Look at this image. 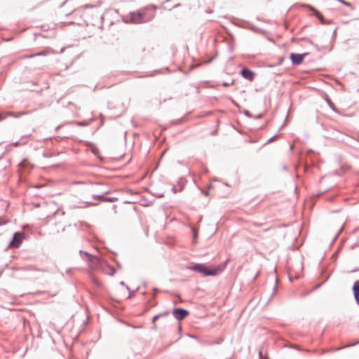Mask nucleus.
<instances>
[{
	"instance_id": "nucleus-1",
	"label": "nucleus",
	"mask_w": 359,
	"mask_h": 359,
	"mask_svg": "<svg viewBox=\"0 0 359 359\" xmlns=\"http://www.w3.org/2000/svg\"><path fill=\"white\" fill-rule=\"evenodd\" d=\"M130 21L135 24H141L151 20L154 17V12L152 9L146 8L137 11V12H132L130 13Z\"/></svg>"
},
{
	"instance_id": "nucleus-2",
	"label": "nucleus",
	"mask_w": 359,
	"mask_h": 359,
	"mask_svg": "<svg viewBox=\"0 0 359 359\" xmlns=\"http://www.w3.org/2000/svg\"><path fill=\"white\" fill-rule=\"evenodd\" d=\"M189 269L198 272L204 276H215L223 271L224 266H217L213 269H208L203 264H195L189 266Z\"/></svg>"
},
{
	"instance_id": "nucleus-3",
	"label": "nucleus",
	"mask_w": 359,
	"mask_h": 359,
	"mask_svg": "<svg viewBox=\"0 0 359 359\" xmlns=\"http://www.w3.org/2000/svg\"><path fill=\"white\" fill-rule=\"evenodd\" d=\"M24 233L15 232L13 235V239L9 243L8 247L13 248H18L24 238Z\"/></svg>"
},
{
	"instance_id": "nucleus-4",
	"label": "nucleus",
	"mask_w": 359,
	"mask_h": 359,
	"mask_svg": "<svg viewBox=\"0 0 359 359\" xmlns=\"http://www.w3.org/2000/svg\"><path fill=\"white\" fill-rule=\"evenodd\" d=\"M80 254H83L88 257L89 264L92 268L97 267L102 263V259L100 257L93 256L87 252L80 250Z\"/></svg>"
},
{
	"instance_id": "nucleus-5",
	"label": "nucleus",
	"mask_w": 359,
	"mask_h": 359,
	"mask_svg": "<svg viewBox=\"0 0 359 359\" xmlns=\"http://www.w3.org/2000/svg\"><path fill=\"white\" fill-rule=\"evenodd\" d=\"M172 315L177 320H182L189 315V311L181 308L174 309L172 310Z\"/></svg>"
},
{
	"instance_id": "nucleus-6",
	"label": "nucleus",
	"mask_w": 359,
	"mask_h": 359,
	"mask_svg": "<svg viewBox=\"0 0 359 359\" xmlns=\"http://www.w3.org/2000/svg\"><path fill=\"white\" fill-rule=\"evenodd\" d=\"M306 55H307V53H304V54L292 53L290 55V60L292 61V63L294 65H300L303 62V60Z\"/></svg>"
},
{
	"instance_id": "nucleus-7",
	"label": "nucleus",
	"mask_w": 359,
	"mask_h": 359,
	"mask_svg": "<svg viewBox=\"0 0 359 359\" xmlns=\"http://www.w3.org/2000/svg\"><path fill=\"white\" fill-rule=\"evenodd\" d=\"M241 74L243 78L250 81H253L255 76V73L248 68H243L241 70Z\"/></svg>"
},
{
	"instance_id": "nucleus-8",
	"label": "nucleus",
	"mask_w": 359,
	"mask_h": 359,
	"mask_svg": "<svg viewBox=\"0 0 359 359\" xmlns=\"http://www.w3.org/2000/svg\"><path fill=\"white\" fill-rule=\"evenodd\" d=\"M353 292L355 302L359 305V280L354 283L353 286Z\"/></svg>"
},
{
	"instance_id": "nucleus-9",
	"label": "nucleus",
	"mask_w": 359,
	"mask_h": 359,
	"mask_svg": "<svg viewBox=\"0 0 359 359\" xmlns=\"http://www.w3.org/2000/svg\"><path fill=\"white\" fill-rule=\"evenodd\" d=\"M310 7V9L311 11H312L314 13V15L319 19V20L320 21V22L322 24H326V21L324 19L323 16L320 14V13L317 11L316 8L311 7V6H309Z\"/></svg>"
},
{
	"instance_id": "nucleus-10",
	"label": "nucleus",
	"mask_w": 359,
	"mask_h": 359,
	"mask_svg": "<svg viewBox=\"0 0 359 359\" xmlns=\"http://www.w3.org/2000/svg\"><path fill=\"white\" fill-rule=\"evenodd\" d=\"M110 193L109 190L103 191L101 194H94L93 195V199H97L102 201H104L105 196Z\"/></svg>"
},
{
	"instance_id": "nucleus-11",
	"label": "nucleus",
	"mask_w": 359,
	"mask_h": 359,
	"mask_svg": "<svg viewBox=\"0 0 359 359\" xmlns=\"http://www.w3.org/2000/svg\"><path fill=\"white\" fill-rule=\"evenodd\" d=\"M168 314H169V313H168V311H166V312H165V313H162V314L156 315V316H154L153 317V318H152V322L154 323H155V321H156L157 319H158L160 317H161V316H168Z\"/></svg>"
},
{
	"instance_id": "nucleus-12",
	"label": "nucleus",
	"mask_w": 359,
	"mask_h": 359,
	"mask_svg": "<svg viewBox=\"0 0 359 359\" xmlns=\"http://www.w3.org/2000/svg\"><path fill=\"white\" fill-rule=\"evenodd\" d=\"M118 200V198L117 197H106L105 196L104 202L113 203V202L117 201Z\"/></svg>"
},
{
	"instance_id": "nucleus-13",
	"label": "nucleus",
	"mask_w": 359,
	"mask_h": 359,
	"mask_svg": "<svg viewBox=\"0 0 359 359\" xmlns=\"http://www.w3.org/2000/svg\"><path fill=\"white\" fill-rule=\"evenodd\" d=\"M45 55V53L43 52H40V53H35V54H32V55H26L25 57L26 58H32V57H34L35 56H39V55Z\"/></svg>"
},
{
	"instance_id": "nucleus-14",
	"label": "nucleus",
	"mask_w": 359,
	"mask_h": 359,
	"mask_svg": "<svg viewBox=\"0 0 359 359\" xmlns=\"http://www.w3.org/2000/svg\"><path fill=\"white\" fill-rule=\"evenodd\" d=\"M184 184V180L181 178L178 182V186L180 187L179 190L182 191Z\"/></svg>"
},
{
	"instance_id": "nucleus-15",
	"label": "nucleus",
	"mask_w": 359,
	"mask_h": 359,
	"mask_svg": "<svg viewBox=\"0 0 359 359\" xmlns=\"http://www.w3.org/2000/svg\"><path fill=\"white\" fill-rule=\"evenodd\" d=\"M92 281L93 282V283L95 284V285H96L97 287H100L101 285V283L100 282L97 280L95 278H92Z\"/></svg>"
},
{
	"instance_id": "nucleus-16",
	"label": "nucleus",
	"mask_w": 359,
	"mask_h": 359,
	"mask_svg": "<svg viewBox=\"0 0 359 359\" xmlns=\"http://www.w3.org/2000/svg\"><path fill=\"white\" fill-rule=\"evenodd\" d=\"M233 83H234V81L232 80L231 82H223L222 86L227 87V86H231L233 85Z\"/></svg>"
},
{
	"instance_id": "nucleus-17",
	"label": "nucleus",
	"mask_w": 359,
	"mask_h": 359,
	"mask_svg": "<svg viewBox=\"0 0 359 359\" xmlns=\"http://www.w3.org/2000/svg\"><path fill=\"white\" fill-rule=\"evenodd\" d=\"M27 163H28V162H27L26 160H25V161H22V162L19 164V166H20V167H22V168H25V167L27 165Z\"/></svg>"
},
{
	"instance_id": "nucleus-18",
	"label": "nucleus",
	"mask_w": 359,
	"mask_h": 359,
	"mask_svg": "<svg viewBox=\"0 0 359 359\" xmlns=\"http://www.w3.org/2000/svg\"><path fill=\"white\" fill-rule=\"evenodd\" d=\"M343 229V227L341 226L339 229V231H338V233L335 235L334 238V241L336 240L338 237V236L339 235V233L341 232Z\"/></svg>"
},
{
	"instance_id": "nucleus-19",
	"label": "nucleus",
	"mask_w": 359,
	"mask_h": 359,
	"mask_svg": "<svg viewBox=\"0 0 359 359\" xmlns=\"http://www.w3.org/2000/svg\"><path fill=\"white\" fill-rule=\"evenodd\" d=\"M341 3H342L343 4L346 5V6H351V4L348 2H346L344 0H339Z\"/></svg>"
},
{
	"instance_id": "nucleus-20",
	"label": "nucleus",
	"mask_w": 359,
	"mask_h": 359,
	"mask_svg": "<svg viewBox=\"0 0 359 359\" xmlns=\"http://www.w3.org/2000/svg\"><path fill=\"white\" fill-rule=\"evenodd\" d=\"M26 269L27 270H37L35 267H34L33 266H27Z\"/></svg>"
},
{
	"instance_id": "nucleus-21",
	"label": "nucleus",
	"mask_w": 359,
	"mask_h": 359,
	"mask_svg": "<svg viewBox=\"0 0 359 359\" xmlns=\"http://www.w3.org/2000/svg\"><path fill=\"white\" fill-rule=\"evenodd\" d=\"M172 191H173L174 193H177V191H180L179 189H177V187H175V186H174V187H172Z\"/></svg>"
},
{
	"instance_id": "nucleus-22",
	"label": "nucleus",
	"mask_w": 359,
	"mask_h": 359,
	"mask_svg": "<svg viewBox=\"0 0 359 359\" xmlns=\"http://www.w3.org/2000/svg\"><path fill=\"white\" fill-rule=\"evenodd\" d=\"M78 125L81 126H87V123L86 122H79Z\"/></svg>"
},
{
	"instance_id": "nucleus-23",
	"label": "nucleus",
	"mask_w": 359,
	"mask_h": 359,
	"mask_svg": "<svg viewBox=\"0 0 359 359\" xmlns=\"http://www.w3.org/2000/svg\"><path fill=\"white\" fill-rule=\"evenodd\" d=\"M259 359H263L264 357L262 356V350H259Z\"/></svg>"
},
{
	"instance_id": "nucleus-24",
	"label": "nucleus",
	"mask_w": 359,
	"mask_h": 359,
	"mask_svg": "<svg viewBox=\"0 0 359 359\" xmlns=\"http://www.w3.org/2000/svg\"><path fill=\"white\" fill-rule=\"evenodd\" d=\"M120 284H121V285H125V286H126V289H127L128 290H130L129 287H128V285H126L123 281H121V282L120 283Z\"/></svg>"
},
{
	"instance_id": "nucleus-25",
	"label": "nucleus",
	"mask_w": 359,
	"mask_h": 359,
	"mask_svg": "<svg viewBox=\"0 0 359 359\" xmlns=\"http://www.w3.org/2000/svg\"><path fill=\"white\" fill-rule=\"evenodd\" d=\"M92 7H93V6H90V5H88V4L82 6V8H92Z\"/></svg>"
},
{
	"instance_id": "nucleus-26",
	"label": "nucleus",
	"mask_w": 359,
	"mask_h": 359,
	"mask_svg": "<svg viewBox=\"0 0 359 359\" xmlns=\"http://www.w3.org/2000/svg\"><path fill=\"white\" fill-rule=\"evenodd\" d=\"M6 116H3L2 114H0V121L4 120L6 118Z\"/></svg>"
},
{
	"instance_id": "nucleus-27",
	"label": "nucleus",
	"mask_w": 359,
	"mask_h": 359,
	"mask_svg": "<svg viewBox=\"0 0 359 359\" xmlns=\"http://www.w3.org/2000/svg\"><path fill=\"white\" fill-rule=\"evenodd\" d=\"M276 137V135H274V136H273L272 137H271V138L268 140V143H269V142H272V141L275 139V137Z\"/></svg>"
},
{
	"instance_id": "nucleus-28",
	"label": "nucleus",
	"mask_w": 359,
	"mask_h": 359,
	"mask_svg": "<svg viewBox=\"0 0 359 359\" xmlns=\"http://www.w3.org/2000/svg\"><path fill=\"white\" fill-rule=\"evenodd\" d=\"M6 223V222H0V226L5 224Z\"/></svg>"
},
{
	"instance_id": "nucleus-29",
	"label": "nucleus",
	"mask_w": 359,
	"mask_h": 359,
	"mask_svg": "<svg viewBox=\"0 0 359 359\" xmlns=\"http://www.w3.org/2000/svg\"><path fill=\"white\" fill-rule=\"evenodd\" d=\"M6 116H13V113L9 112V113H8V114H7V115H6Z\"/></svg>"
},
{
	"instance_id": "nucleus-30",
	"label": "nucleus",
	"mask_w": 359,
	"mask_h": 359,
	"mask_svg": "<svg viewBox=\"0 0 359 359\" xmlns=\"http://www.w3.org/2000/svg\"><path fill=\"white\" fill-rule=\"evenodd\" d=\"M336 32H337V29H335L333 32V34L335 35L336 34Z\"/></svg>"
},
{
	"instance_id": "nucleus-31",
	"label": "nucleus",
	"mask_w": 359,
	"mask_h": 359,
	"mask_svg": "<svg viewBox=\"0 0 359 359\" xmlns=\"http://www.w3.org/2000/svg\"><path fill=\"white\" fill-rule=\"evenodd\" d=\"M15 146L18 144V142H16L15 144H14Z\"/></svg>"
},
{
	"instance_id": "nucleus-32",
	"label": "nucleus",
	"mask_w": 359,
	"mask_h": 359,
	"mask_svg": "<svg viewBox=\"0 0 359 359\" xmlns=\"http://www.w3.org/2000/svg\"><path fill=\"white\" fill-rule=\"evenodd\" d=\"M88 204H89V205H94V204H93V203H88Z\"/></svg>"
}]
</instances>
